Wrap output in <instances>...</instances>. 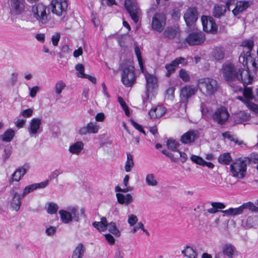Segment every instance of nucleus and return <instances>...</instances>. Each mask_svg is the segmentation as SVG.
Returning a JSON list of instances; mask_svg holds the SVG:
<instances>
[{"mask_svg":"<svg viewBox=\"0 0 258 258\" xmlns=\"http://www.w3.org/2000/svg\"><path fill=\"white\" fill-rule=\"evenodd\" d=\"M107 229L110 233L114 235L115 236L119 237L120 235V232L117 228L116 224L114 222H111L108 223Z\"/></svg>","mask_w":258,"mask_h":258,"instance_id":"nucleus-35","label":"nucleus"},{"mask_svg":"<svg viewBox=\"0 0 258 258\" xmlns=\"http://www.w3.org/2000/svg\"><path fill=\"white\" fill-rule=\"evenodd\" d=\"M198 14L195 8L188 9L184 15V19L187 26H191L197 20Z\"/></svg>","mask_w":258,"mask_h":258,"instance_id":"nucleus-15","label":"nucleus"},{"mask_svg":"<svg viewBox=\"0 0 258 258\" xmlns=\"http://www.w3.org/2000/svg\"><path fill=\"white\" fill-rule=\"evenodd\" d=\"M106 240L110 244H113L115 242V239L112 235L110 234H106L104 235Z\"/></svg>","mask_w":258,"mask_h":258,"instance_id":"nucleus-63","label":"nucleus"},{"mask_svg":"<svg viewBox=\"0 0 258 258\" xmlns=\"http://www.w3.org/2000/svg\"><path fill=\"white\" fill-rule=\"evenodd\" d=\"M199 137V133L197 130H191L184 133L180 138V141L184 144L194 142Z\"/></svg>","mask_w":258,"mask_h":258,"instance_id":"nucleus-14","label":"nucleus"},{"mask_svg":"<svg viewBox=\"0 0 258 258\" xmlns=\"http://www.w3.org/2000/svg\"><path fill=\"white\" fill-rule=\"evenodd\" d=\"M166 108L160 105L152 108L149 112V116L151 119H156L162 117L166 112Z\"/></svg>","mask_w":258,"mask_h":258,"instance_id":"nucleus-17","label":"nucleus"},{"mask_svg":"<svg viewBox=\"0 0 258 258\" xmlns=\"http://www.w3.org/2000/svg\"><path fill=\"white\" fill-rule=\"evenodd\" d=\"M250 160L246 157L239 158L230 166V171L234 177L243 179L246 173L247 166Z\"/></svg>","mask_w":258,"mask_h":258,"instance_id":"nucleus-3","label":"nucleus"},{"mask_svg":"<svg viewBox=\"0 0 258 258\" xmlns=\"http://www.w3.org/2000/svg\"><path fill=\"white\" fill-rule=\"evenodd\" d=\"M92 225L99 231L104 232L107 229L108 222L105 217H102L100 222L95 221L93 223Z\"/></svg>","mask_w":258,"mask_h":258,"instance_id":"nucleus-28","label":"nucleus"},{"mask_svg":"<svg viewBox=\"0 0 258 258\" xmlns=\"http://www.w3.org/2000/svg\"><path fill=\"white\" fill-rule=\"evenodd\" d=\"M11 11L15 14H21L24 9V0H10Z\"/></svg>","mask_w":258,"mask_h":258,"instance_id":"nucleus-18","label":"nucleus"},{"mask_svg":"<svg viewBox=\"0 0 258 258\" xmlns=\"http://www.w3.org/2000/svg\"><path fill=\"white\" fill-rule=\"evenodd\" d=\"M118 101L120 103L121 106L125 112V115L127 116L130 115V111L128 106H127L126 103L123 99V98L121 97H118Z\"/></svg>","mask_w":258,"mask_h":258,"instance_id":"nucleus-47","label":"nucleus"},{"mask_svg":"<svg viewBox=\"0 0 258 258\" xmlns=\"http://www.w3.org/2000/svg\"><path fill=\"white\" fill-rule=\"evenodd\" d=\"M250 118V114L244 112H240L235 116L234 122L237 124L243 123L248 121Z\"/></svg>","mask_w":258,"mask_h":258,"instance_id":"nucleus-26","label":"nucleus"},{"mask_svg":"<svg viewBox=\"0 0 258 258\" xmlns=\"http://www.w3.org/2000/svg\"><path fill=\"white\" fill-rule=\"evenodd\" d=\"M231 158L229 153H224L221 155L218 158L220 163L224 164H228L231 161Z\"/></svg>","mask_w":258,"mask_h":258,"instance_id":"nucleus-43","label":"nucleus"},{"mask_svg":"<svg viewBox=\"0 0 258 258\" xmlns=\"http://www.w3.org/2000/svg\"><path fill=\"white\" fill-rule=\"evenodd\" d=\"M33 112V109L31 108H29L26 110H23L21 112V114L22 116L25 117H29L32 116Z\"/></svg>","mask_w":258,"mask_h":258,"instance_id":"nucleus-60","label":"nucleus"},{"mask_svg":"<svg viewBox=\"0 0 258 258\" xmlns=\"http://www.w3.org/2000/svg\"><path fill=\"white\" fill-rule=\"evenodd\" d=\"M59 214L61 221L65 224L69 223L73 220V217L69 211L61 210L59 211Z\"/></svg>","mask_w":258,"mask_h":258,"instance_id":"nucleus-32","label":"nucleus"},{"mask_svg":"<svg viewBox=\"0 0 258 258\" xmlns=\"http://www.w3.org/2000/svg\"><path fill=\"white\" fill-rule=\"evenodd\" d=\"M144 76L146 80V97L144 99L143 102L145 103L149 98V93L157 89L158 85L157 78L154 75L146 72Z\"/></svg>","mask_w":258,"mask_h":258,"instance_id":"nucleus-6","label":"nucleus"},{"mask_svg":"<svg viewBox=\"0 0 258 258\" xmlns=\"http://www.w3.org/2000/svg\"><path fill=\"white\" fill-rule=\"evenodd\" d=\"M66 86V84L62 81L60 80L58 81L55 85V91L56 93L57 94H60Z\"/></svg>","mask_w":258,"mask_h":258,"instance_id":"nucleus-46","label":"nucleus"},{"mask_svg":"<svg viewBox=\"0 0 258 258\" xmlns=\"http://www.w3.org/2000/svg\"><path fill=\"white\" fill-rule=\"evenodd\" d=\"M136 80L135 68L132 64H128L122 68L121 82L127 87L132 86Z\"/></svg>","mask_w":258,"mask_h":258,"instance_id":"nucleus-4","label":"nucleus"},{"mask_svg":"<svg viewBox=\"0 0 258 258\" xmlns=\"http://www.w3.org/2000/svg\"><path fill=\"white\" fill-rule=\"evenodd\" d=\"M29 89L30 91V96L32 98H34L36 96V93L39 90L40 88L38 86H35V87H33L32 88Z\"/></svg>","mask_w":258,"mask_h":258,"instance_id":"nucleus-62","label":"nucleus"},{"mask_svg":"<svg viewBox=\"0 0 258 258\" xmlns=\"http://www.w3.org/2000/svg\"><path fill=\"white\" fill-rule=\"evenodd\" d=\"M248 3L247 2H238L235 8L232 10V12L235 16H236L239 13L245 10L248 7Z\"/></svg>","mask_w":258,"mask_h":258,"instance_id":"nucleus-31","label":"nucleus"},{"mask_svg":"<svg viewBox=\"0 0 258 258\" xmlns=\"http://www.w3.org/2000/svg\"><path fill=\"white\" fill-rule=\"evenodd\" d=\"M179 76L184 82H187L189 80V76L186 71L181 69L179 72Z\"/></svg>","mask_w":258,"mask_h":258,"instance_id":"nucleus-57","label":"nucleus"},{"mask_svg":"<svg viewBox=\"0 0 258 258\" xmlns=\"http://www.w3.org/2000/svg\"><path fill=\"white\" fill-rule=\"evenodd\" d=\"M202 22L204 31L212 33L217 32V28L212 18L203 16L202 17Z\"/></svg>","mask_w":258,"mask_h":258,"instance_id":"nucleus-13","label":"nucleus"},{"mask_svg":"<svg viewBox=\"0 0 258 258\" xmlns=\"http://www.w3.org/2000/svg\"><path fill=\"white\" fill-rule=\"evenodd\" d=\"M245 103L250 110L255 113H258V105L257 104L248 101H245Z\"/></svg>","mask_w":258,"mask_h":258,"instance_id":"nucleus-53","label":"nucleus"},{"mask_svg":"<svg viewBox=\"0 0 258 258\" xmlns=\"http://www.w3.org/2000/svg\"><path fill=\"white\" fill-rule=\"evenodd\" d=\"M166 145L168 149L172 151L177 150V148L179 146V144L175 140L170 139L167 140Z\"/></svg>","mask_w":258,"mask_h":258,"instance_id":"nucleus-41","label":"nucleus"},{"mask_svg":"<svg viewBox=\"0 0 258 258\" xmlns=\"http://www.w3.org/2000/svg\"><path fill=\"white\" fill-rule=\"evenodd\" d=\"M41 124V119L39 118H33L30 122L29 132L31 136L36 135Z\"/></svg>","mask_w":258,"mask_h":258,"instance_id":"nucleus-21","label":"nucleus"},{"mask_svg":"<svg viewBox=\"0 0 258 258\" xmlns=\"http://www.w3.org/2000/svg\"><path fill=\"white\" fill-rule=\"evenodd\" d=\"M213 55L215 59L219 60L224 58L225 52L223 48H216L213 51Z\"/></svg>","mask_w":258,"mask_h":258,"instance_id":"nucleus-38","label":"nucleus"},{"mask_svg":"<svg viewBox=\"0 0 258 258\" xmlns=\"http://www.w3.org/2000/svg\"><path fill=\"white\" fill-rule=\"evenodd\" d=\"M174 87H170L166 90V94L169 98L172 99L174 97Z\"/></svg>","mask_w":258,"mask_h":258,"instance_id":"nucleus-64","label":"nucleus"},{"mask_svg":"<svg viewBox=\"0 0 258 258\" xmlns=\"http://www.w3.org/2000/svg\"><path fill=\"white\" fill-rule=\"evenodd\" d=\"M124 6L131 18L135 23H137L139 21L140 10L136 3L131 0H126Z\"/></svg>","mask_w":258,"mask_h":258,"instance_id":"nucleus-9","label":"nucleus"},{"mask_svg":"<svg viewBox=\"0 0 258 258\" xmlns=\"http://www.w3.org/2000/svg\"><path fill=\"white\" fill-rule=\"evenodd\" d=\"M85 252V248L82 243H79L74 250L72 258H82Z\"/></svg>","mask_w":258,"mask_h":258,"instance_id":"nucleus-33","label":"nucleus"},{"mask_svg":"<svg viewBox=\"0 0 258 258\" xmlns=\"http://www.w3.org/2000/svg\"><path fill=\"white\" fill-rule=\"evenodd\" d=\"M60 38V34L58 32L55 33L51 36V41L52 44L56 46L58 45V42Z\"/></svg>","mask_w":258,"mask_h":258,"instance_id":"nucleus-55","label":"nucleus"},{"mask_svg":"<svg viewBox=\"0 0 258 258\" xmlns=\"http://www.w3.org/2000/svg\"><path fill=\"white\" fill-rule=\"evenodd\" d=\"M190 159L192 162L198 164L205 166V161L200 156L193 155L191 156Z\"/></svg>","mask_w":258,"mask_h":258,"instance_id":"nucleus-50","label":"nucleus"},{"mask_svg":"<svg viewBox=\"0 0 258 258\" xmlns=\"http://www.w3.org/2000/svg\"><path fill=\"white\" fill-rule=\"evenodd\" d=\"M75 69L78 72L77 75L78 77L82 78L83 77H85V74H84V67L82 64H77L75 67Z\"/></svg>","mask_w":258,"mask_h":258,"instance_id":"nucleus-52","label":"nucleus"},{"mask_svg":"<svg viewBox=\"0 0 258 258\" xmlns=\"http://www.w3.org/2000/svg\"><path fill=\"white\" fill-rule=\"evenodd\" d=\"M84 148V144L81 141L77 142L70 146L69 151L72 154H79Z\"/></svg>","mask_w":258,"mask_h":258,"instance_id":"nucleus-30","label":"nucleus"},{"mask_svg":"<svg viewBox=\"0 0 258 258\" xmlns=\"http://www.w3.org/2000/svg\"><path fill=\"white\" fill-rule=\"evenodd\" d=\"M197 87L200 92L206 95L211 96L218 91L219 85L215 79L206 77L198 80Z\"/></svg>","mask_w":258,"mask_h":258,"instance_id":"nucleus-2","label":"nucleus"},{"mask_svg":"<svg viewBox=\"0 0 258 258\" xmlns=\"http://www.w3.org/2000/svg\"><path fill=\"white\" fill-rule=\"evenodd\" d=\"M135 53H136V54L137 55V57L138 58L139 64L141 66V69H142L143 66V63H142V56H141V53L140 49L139 48V47L136 46L135 48Z\"/></svg>","mask_w":258,"mask_h":258,"instance_id":"nucleus-59","label":"nucleus"},{"mask_svg":"<svg viewBox=\"0 0 258 258\" xmlns=\"http://www.w3.org/2000/svg\"><path fill=\"white\" fill-rule=\"evenodd\" d=\"M138 219L136 215L134 214L128 215L127 222L131 226H134L138 222Z\"/></svg>","mask_w":258,"mask_h":258,"instance_id":"nucleus-56","label":"nucleus"},{"mask_svg":"<svg viewBox=\"0 0 258 258\" xmlns=\"http://www.w3.org/2000/svg\"><path fill=\"white\" fill-rule=\"evenodd\" d=\"M222 74L225 81L227 82L239 81L244 85L251 84L253 80L249 70L244 69L238 65L230 62L223 64Z\"/></svg>","mask_w":258,"mask_h":258,"instance_id":"nucleus-1","label":"nucleus"},{"mask_svg":"<svg viewBox=\"0 0 258 258\" xmlns=\"http://www.w3.org/2000/svg\"><path fill=\"white\" fill-rule=\"evenodd\" d=\"M89 134H96L98 133L99 126L96 122H90L87 124Z\"/></svg>","mask_w":258,"mask_h":258,"instance_id":"nucleus-42","label":"nucleus"},{"mask_svg":"<svg viewBox=\"0 0 258 258\" xmlns=\"http://www.w3.org/2000/svg\"><path fill=\"white\" fill-rule=\"evenodd\" d=\"M253 44V41L251 40H245L241 43V46L247 49L246 51H244L239 57V62L243 66L246 64L248 61L251 58L250 51L252 49Z\"/></svg>","mask_w":258,"mask_h":258,"instance_id":"nucleus-7","label":"nucleus"},{"mask_svg":"<svg viewBox=\"0 0 258 258\" xmlns=\"http://www.w3.org/2000/svg\"><path fill=\"white\" fill-rule=\"evenodd\" d=\"M258 221V217L255 216L248 217L246 220L242 221V226L246 228L254 227Z\"/></svg>","mask_w":258,"mask_h":258,"instance_id":"nucleus-29","label":"nucleus"},{"mask_svg":"<svg viewBox=\"0 0 258 258\" xmlns=\"http://www.w3.org/2000/svg\"><path fill=\"white\" fill-rule=\"evenodd\" d=\"M15 135V132L13 130L9 129L5 133L0 136V138L4 141L10 142L13 138Z\"/></svg>","mask_w":258,"mask_h":258,"instance_id":"nucleus-37","label":"nucleus"},{"mask_svg":"<svg viewBox=\"0 0 258 258\" xmlns=\"http://www.w3.org/2000/svg\"><path fill=\"white\" fill-rule=\"evenodd\" d=\"M187 105V101H183L180 103L179 108V112L180 113L179 117L181 118H185L186 117V108Z\"/></svg>","mask_w":258,"mask_h":258,"instance_id":"nucleus-44","label":"nucleus"},{"mask_svg":"<svg viewBox=\"0 0 258 258\" xmlns=\"http://www.w3.org/2000/svg\"><path fill=\"white\" fill-rule=\"evenodd\" d=\"M46 8V6L42 3L36 4L32 7V15L40 23L45 24L48 21Z\"/></svg>","mask_w":258,"mask_h":258,"instance_id":"nucleus-5","label":"nucleus"},{"mask_svg":"<svg viewBox=\"0 0 258 258\" xmlns=\"http://www.w3.org/2000/svg\"><path fill=\"white\" fill-rule=\"evenodd\" d=\"M58 208L57 205L53 203L48 204L47 211L48 213L53 214L56 213Z\"/></svg>","mask_w":258,"mask_h":258,"instance_id":"nucleus-48","label":"nucleus"},{"mask_svg":"<svg viewBox=\"0 0 258 258\" xmlns=\"http://www.w3.org/2000/svg\"><path fill=\"white\" fill-rule=\"evenodd\" d=\"M116 196L117 202L121 205L127 206L130 204L133 201V196L130 194L123 195L122 194L117 193Z\"/></svg>","mask_w":258,"mask_h":258,"instance_id":"nucleus-22","label":"nucleus"},{"mask_svg":"<svg viewBox=\"0 0 258 258\" xmlns=\"http://www.w3.org/2000/svg\"><path fill=\"white\" fill-rule=\"evenodd\" d=\"M11 195L13 196L11 201V206L16 211H18L21 206L20 197L19 194L13 190L11 191Z\"/></svg>","mask_w":258,"mask_h":258,"instance_id":"nucleus-23","label":"nucleus"},{"mask_svg":"<svg viewBox=\"0 0 258 258\" xmlns=\"http://www.w3.org/2000/svg\"><path fill=\"white\" fill-rule=\"evenodd\" d=\"M185 61L183 57H178L172 61L171 63L166 65L165 68L167 71V76H169L171 73L174 72L179 64L183 63Z\"/></svg>","mask_w":258,"mask_h":258,"instance_id":"nucleus-20","label":"nucleus"},{"mask_svg":"<svg viewBox=\"0 0 258 258\" xmlns=\"http://www.w3.org/2000/svg\"><path fill=\"white\" fill-rule=\"evenodd\" d=\"M197 91L195 87L191 86H186L181 89L180 91V96L184 101H187V99L191 96L194 95Z\"/></svg>","mask_w":258,"mask_h":258,"instance_id":"nucleus-19","label":"nucleus"},{"mask_svg":"<svg viewBox=\"0 0 258 258\" xmlns=\"http://www.w3.org/2000/svg\"><path fill=\"white\" fill-rule=\"evenodd\" d=\"M134 165L132 155L130 153L127 154V160L125 164V170L126 172H130Z\"/></svg>","mask_w":258,"mask_h":258,"instance_id":"nucleus-39","label":"nucleus"},{"mask_svg":"<svg viewBox=\"0 0 258 258\" xmlns=\"http://www.w3.org/2000/svg\"><path fill=\"white\" fill-rule=\"evenodd\" d=\"M178 32V29L173 28H167L164 32L165 37L169 38H173Z\"/></svg>","mask_w":258,"mask_h":258,"instance_id":"nucleus-40","label":"nucleus"},{"mask_svg":"<svg viewBox=\"0 0 258 258\" xmlns=\"http://www.w3.org/2000/svg\"><path fill=\"white\" fill-rule=\"evenodd\" d=\"M211 205L218 211V209H222L225 208V205L222 203L213 202L212 203Z\"/></svg>","mask_w":258,"mask_h":258,"instance_id":"nucleus-61","label":"nucleus"},{"mask_svg":"<svg viewBox=\"0 0 258 258\" xmlns=\"http://www.w3.org/2000/svg\"><path fill=\"white\" fill-rule=\"evenodd\" d=\"M222 250L224 255L229 258H233L236 248L231 244L226 243L222 245Z\"/></svg>","mask_w":258,"mask_h":258,"instance_id":"nucleus-24","label":"nucleus"},{"mask_svg":"<svg viewBox=\"0 0 258 258\" xmlns=\"http://www.w3.org/2000/svg\"><path fill=\"white\" fill-rule=\"evenodd\" d=\"M68 210L71 213L73 219L75 221L78 222L79 221V216L77 209L75 207H69L68 208Z\"/></svg>","mask_w":258,"mask_h":258,"instance_id":"nucleus-49","label":"nucleus"},{"mask_svg":"<svg viewBox=\"0 0 258 258\" xmlns=\"http://www.w3.org/2000/svg\"><path fill=\"white\" fill-rule=\"evenodd\" d=\"M182 253L188 258H196L197 255L196 251L188 246H186L185 249L182 251Z\"/></svg>","mask_w":258,"mask_h":258,"instance_id":"nucleus-36","label":"nucleus"},{"mask_svg":"<svg viewBox=\"0 0 258 258\" xmlns=\"http://www.w3.org/2000/svg\"><path fill=\"white\" fill-rule=\"evenodd\" d=\"M229 117V114L225 107H221L217 109L213 115V121L218 124L225 123Z\"/></svg>","mask_w":258,"mask_h":258,"instance_id":"nucleus-8","label":"nucleus"},{"mask_svg":"<svg viewBox=\"0 0 258 258\" xmlns=\"http://www.w3.org/2000/svg\"><path fill=\"white\" fill-rule=\"evenodd\" d=\"M166 17L163 13H157L152 18V27L154 30L161 32L165 26Z\"/></svg>","mask_w":258,"mask_h":258,"instance_id":"nucleus-10","label":"nucleus"},{"mask_svg":"<svg viewBox=\"0 0 258 258\" xmlns=\"http://www.w3.org/2000/svg\"><path fill=\"white\" fill-rule=\"evenodd\" d=\"M27 169L24 167H21L16 170V171L12 175L11 178L10 179V182H12L14 181H19L22 177H23L26 173Z\"/></svg>","mask_w":258,"mask_h":258,"instance_id":"nucleus-27","label":"nucleus"},{"mask_svg":"<svg viewBox=\"0 0 258 258\" xmlns=\"http://www.w3.org/2000/svg\"><path fill=\"white\" fill-rule=\"evenodd\" d=\"M36 185H34V184L26 186L24 189L22 194V197H25L29 192L33 191L34 189H36Z\"/></svg>","mask_w":258,"mask_h":258,"instance_id":"nucleus-58","label":"nucleus"},{"mask_svg":"<svg viewBox=\"0 0 258 258\" xmlns=\"http://www.w3.org/2000/svg\"><path fill=\"white\" fill-rule=\"evenodd\" d=\"M225 214L228 216H235L241 214L243 212L242 205L236 208H230L228 210L221 211Z\"/></svg>","mask_w":258,"mask_h":258,"instance_id":"nucleus-34","label":"nucleus"},{"mask_svg":"<svg viewBox=\"0 0 258 258\" xmlns=\"http://www.w3.org/2000/svg\"><path fill=\"white\" fill-rule=\"evenodd\" d=\"M243 94L244 97L246 98L252 99L253 98L252 89L250 87L244 88Z\"/></svg>","mask_w":258,"mask_h":258,"instance_id":"nucleus-54","label":"nucleus"},{"mask_svg":"<svg viewBox=\"0 0 258 258\" xmlns=\"http://www.w3.org/2000/svg\"><path fill=\"white\" fill-rule=\"evenodd\" d=\"M146 181L148 185L150 186H156L157 185V181L153 174H149L147 175Z\"/></svg>","mask_w":258,"mask_h":258,"instance_id":"nucleus-45","label":"nucleus"},{"mask_svg":"<svg viewBox=\"0 0 258 258\" xmlns=\"http://www.w3.org/2000/svg\"><path fill=\"white\" fill-rule=\"evenodd\" d=\"M243 210L244 209H248L252 212H258V207L255 206L253 203L248 202L242 205Z\"/></svg>","mask_w":258,"mask_h":258,"instance_id":"nucleus-51","label":"nucleus"},{"mask_svg":"<svg viewBox=\"0 0 258 258\" xmlns=\"http://www.w3.org/2000/svg\"><path fill=\"white\" fill-rule=\"evenodd\" d=\"M205 40L204 34L201 31L189 33L186 38V42L189 45H197L202 44Z\"/></svg>","mask_w":258,"mask_h":258,"instance_id":"nucleus-11","label":"nucleus"},{"mask_svg":"<svg viewBox=\"0 0 258 258\" xmlns=\"http://www.w3.org/2000/svg\"><path fill=\"white\" fill-rule=\"evenodd\" d=\"M162 153L165 156L169 157L174 162H177L181 157L180 152L177 149L175 151L169 152L167 150H163Z\"/></svg>","mask_w":258,"mask_h":258,"instance_id":"nucleus-25","label":"nucleus"},{"mask_svg":"<svg viewBox=\"0 0 258 258\" xmlns=\"http://www.w3.org/2000/svg\"><path fill=\"white\" fill-rule=\"evenodd\" d=\"M234 4V1L228 0L226 4V5H217L215 7L213 11V15L215 17L219 18L221 16L224 15L226 12V8L228 10H229V7L231 5Z\"/></svg>","mask_w":258,"mask_h":258,"instance_id":"nucleus-16","label":"nucleus"},{"mask_svg":"<svg viewBox=\"0 0 258 258\" xmlns=\"http://www.w3.org/2000/svg\"><path fill=\"white\" fill-rule=\"evenodd\" d=\"M52 12L58 16L63 15L68 8L67 0H52L51 3Z\"/></svg>","mask_w":258,"mask_h":258,"instance_id":"nucleus-12","label":"nucleus"}]
</instances>
